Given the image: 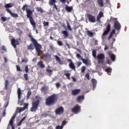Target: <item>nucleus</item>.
Returning a JSON list of instances; mask_svg holds the SVG:
<instances>
[{"mask_svg": "<svg viewBox=\"0 0 129 129\" xmlns=\"http://www.w3.org/2000/svg\"><path fill=\"white\" fill-rule=\"evenodd\" d=\"M28 37L31 39L33 44L31 43L29 45L27 46L28 50H34V49L35 48L37 56L38 57H39V56H42V53L41 52L42 45L39 44L37 40L35 39L31 34H28Z\"/></svg>", "mask_w": 129, "mask_h": 129, "instance_id": "obj_1", "label": "nucleus"}, {"mask_svg": "<svg viewBox=\"0 0 129 129\" xmlns=\"http://www.w3.org/2000/svg\"><path fill=\"white\" fill-rule=\"evenodd\" d=\"M28 5H25L23 6L22 10H23V12L26 11V16L28 19H29V22L31 25L33 27V30H36V22H35V20L33 17H32V15H33V12L31 11L29 9H28Z\"/></svg>", "mask_w": 129, "mask_h": 129, "instance_id": "obj_2", "label": "nucleus"}, {"mask_svg": "<svg viewBox=\"0 0 129 129\" xmlns=\"http://www.w3.org/2000/svg\"><path fill=\"white\" fill-rule=\"evenodd\" d=\"M58 101V96L56 94H53L45 99V105L47 106H52L56 104Z\"/></svg>", "mask_w": 129, "mask_h": 129, "instance_id": "obj_3", "label": "nucleus"}, {"mask_svg": "<svg viewBox=\"0 0 129 129\" xmlns=\"http://www.w3.org/2000/svg\"><path fill=\"white\" fill-rule=\"evenodd\" d=\"M35 98L37 100L33 102L32 106L30 109V111L32 112H36L37 111L39 107V103H40V100H42V98L39 96H36Z\"/></svg>", "mask_w": 129, "mask_h": 129, "instance_id": "obj_4", "label": "nucleus"}, {"mask_svg": "<svg viewBox=\"0 0 129 129\" xmlns=\"http://www.w3.org/2000/svg\"><path fill=\"white\" fill-rule=\"evenodd\" d=\"M97 59L98 60V63L99 64H103L105 59V55L103 53H99L97 55Z\"/></svg>", "mask_w": 129, "mask_h": 129, "instance_id": "obj_5", "label": "nucleus"}, {"mask_svg": "<svg viewBox=\"0 0 129 129\" xmlns=\"http://www.w3.org/2000/svg\"><path fill=\"white\" fill-rule=\"evenodd\" d=\"M114 21L115 22L114 24V27L116 30L119 31L120 29H121V26L120 25V23L117 21V18H111V20Z\"/></svg>", "mask_w": 129, "mask_h": 129, "instance_id": "obj_6", "label": "nucleus"}, {"mask_svg": "<svg viewBox=\"0 0 129 129\" xmlns=\"http://www.w3.org/2000/svg\"><path fill=\"white\" fill-rule=\"evenodd\" d=\"M16 116H17V114H15L13 116L11 117V119L9 121V123L8 124L10 125L11 127V129H15V125H14V123L15 122V119L16 118Z\"/></svg>", "mask_w": 129, "mask_h": 129, "instance_id": "obj_7", "label": "nucleus"}, {"mask_svg": "<svg viewBox=\"0 0 129 129\" xmlns=\"http://www.w3.org/2000/svg\"><path fill=\"white\" fill-rule=\"evenodd\" d=\"M72 111L76 114H77V113L81 111V107L79 106V105L77 104L73 108H72Z\"/></svg>", "mask_w": 129, "mask_h": 129, "instance_id": "obj_8", "label": "nucleus"}, {"mask_svg": "<svg viewBox=\"0 0 129 129\" xmlns=\"http://www.w3.org/2000/svg\"><path fill=\"white\" fill-rule=\"evenodd\" d=\"M87 18H88V21L90 22V23H96V19L95 18V16L91 14H88L87 15Z\"/></svg>", "mask_w": 129, "mask_h": 129, "instance_id": "obj_9", "label": "nucleus"}, {"mask_svg": "<svg viewBox=\"0 0 129 129\" xmlns=\"http://www.w3.org/2000/svg\"><path fill=\"white\" fill-rule=\"evenodd\" d=\"M111 28V25L110 23H108L106 27V30L104 31V32L102 34V37L104 36H106V35H108V33L110 32V28Z\"/></svg>", "mask_w": 129, "mask_h": 129, "instance_id": "obj_10", "label": "nucleus"}, {"mask_svg": "<svg viewBox=\"0 0 129 129\" xmlns=\"http://www.w3.org/2000/svg\"><path fill=\"white\" fill-rule=\"evenodd\" d=\"M55 114H58V115L63 114L64 113V108L62 106L59 107L55 109Z\"/></svg>", "mask_w": 129, "mask_h": 129, "instance_id": "obj_11", "label": "nucleus"}, {"mask_svg": "<svg viewBox=\"0 0 129 129\" xmlns=\"http://www.w3.org/2000/svg\"><path fill=\"white\" fill-rule=\"evenodd\" d=\"M11 45L15 48H17V45H20V41L18 39H15V38H12L11 40Z\"/></svg>", "mask_w": 129, "mask_h": 129, "instance_id": "obj_12", "label": "nucleus"}, {"mask_svg": "<svg viewBox=\"0 0 129 129\" xmlns=\"http://www.w3.org/2000/svg\"><path fill=\"white\" fill-rule=\"evenodd\" d=\"M67 60L68 61V62H70V63H69L70 68L71 69H73V70H74V71H76V69L75 68V64L72 61V59H67Z\"/></svg>", "mask_w": 129, "mask_h": 129, "instance_id": "obj_13", "label": "nucleus"}, {"mask_svg": "<svg viewBox=\"0 0 129 129\" xmlns=\"http://www.w3.org/2000/svg\"><path fill=\"white\" fill-rule=\"evenodd\" d=\"M6 11L7 12L10 14V15L11 16V17H12V18H19V15H18V14L12 12L10 9H6Z\"/></svg>", "mask_w": 129, "mask_h": 129, "instance_id": "obj_14", "label": "nucleus"}, {"mask_svg": "<svg viewBox=\"0 0 129 129\" xmlns=\"http://www.w3.org/2000/svg\"><path fill=\"white\" fill-rule=\"evenodd\" d=\"M80 91H81V90L80 89H74L72 91V95H73V96L78 95V94L80 93Z\"/></svg>", "mask_w": 129, "mask_h": 129, "instance_id": "obj_15", "label": "nucleus"}, {"mask_svg": "<svg viewBox=\"0 0 129 129\" xmlns=\"http://www.w3.org/2000/svg\"><path fill=\"white\" fill-rule=\"evenodd\" d=\"M82 61L85 65H86L87 66H89L90 65H91V61L89 59H85V58H82Z\"/></svg>", "mask_w": 129, "mask_h": 129, "instance_id": "obj_16", "label": "nucleus"}, {"mask_svg": "<svg viewBox=\"0 0 129 129\" xmlns=\"http://www.w3.org/2000/svg\"><path fill=\"white\" fill-rule=\"evenodd\" d=\"M54 57L55 58L56 61L59 63V65H63V64H64L63 60H61V58L58 56V55H54Z\"/></svg>", "mask_w": 129, "mask_h": 129, "instance_id": "obj_17", "label": "nucleus"}, {"mask_svg": "<svg viewBox=\"0 0 129 129\" xmlns=\"http://www.w3.org/2000/svg\"><path fill=\"white\" fill-rule=\"evenodd\" d=\"M103 12H102V11H100L97 17V22H100V19H101V18H103Z\"/></svg>", "mask_w": 129, "mask_h": 129, "instance_id": "obj_18", "label": "nucleus"}, {"mask_svg": "<svg viewBox=\"0 0 129 129\" xmlns=\"http://www.w3.org/2000/svg\"><path fill=\"white\" fill-rule=\"evenodd\" d=\"M62 34H63L64 39H67V38H68V37H69V33L68 31H67L66 30L62 31Z\"/></svg>", "mask_w": 129, "mask_h": 129, "instance_id": "obj_19", "label": "nucleus"}, {"mask_svg": "<svg viewBox=\"0 0 129 129\" xmlns=\"http://www.w3.org/2000/svg\"><path fill=\"white\" fill-rule=\"evenodd\" d=\"M43 63H44V62L42 60L39 61L37 63L38 66H39V67L42 69H44V68H45V64H44Z\"/></svg>", "mask_w": 129, "mask_h": 129, "instance_id": "obj_20", "label": "nucleus"}, {"mask_svg": "<svg viewBox=\"0 0 129 129\" xmlns=\"http://www.w3.org/2000/svg\"><path fill=\"white\" fill-rule=\"evenodd\" d=\"M73 10V7L71 6V7H69L68 6H67L65 7V10L67 12H68V13H71L72 12V10Z\"/></svg>", "mask_w": 129, "mask_h": 129, "instance_id": "obj_21", "label": "nucleus"}, {"mask_svg": "<svg viewBox=\"0 0 129 129\" xmlns=\"http://www.w3.org/2000/svg\"><path fill=\"white\" fill-rule=\"evenodd\" d=\"M5 89L6 90H8V89H9V87H11V86H12V85H11L10 82L9 81H6L5 83Z\"/></svg>", "mask_w": 129, "mask_h": 129, "instance_id": "obj_22", "label": "nucleus"}, {"mask_svg": "<svg viewBox=\"0 0 129 129\" xmlns=\"http://www.w3.org/2000/svg\"><path fill=\"white\" fill-rule=\"evenodd\" d=\"M15 6V4L14 3H9L5 5V9H10V8H13Z\"/></svg>", "mask_w": 129, "mask_h": 129, "instance_id": "obj_23", "label": "nucleus"}, {"mask_svg": "<svg viewBox=\"0 0 129 129\" xmlns=\"http://www.w3.org/2000/svg\"><path fill=\"white\" fill-rule=\"evenodd\" d=\"M18 96V101L20 102V99H21V96H22V92L21 91V88H19L17 91Z\"/></svg>", "mask_w": 129, "mask_h": 129, "instance_id": "obj_24", "label": "nucleus"}, {"mask_svg": "<svg viewBox=\"0 0 129 129\" xmlns=\"http://www.w3.org/2000/svg\"><path fill=\"white\" fill-rule=\"evenodd\" d=\"M56 3H57V1L56 0H49L48 4L49 6H54V5H56Z\"/></svg>", "mask_w": 129, "mask_h": 129, "instance_id": "obj_25", "label": "nucleus"}, {"mask_svg": "<svg viewBox=\"0 0 129 129\" xmlns=\"http://www.w3.org/2000/svg\"><path fill=\"white\" fill-rule=\"evenodd\" d=\"M82 100H84V95H80L78 96L77 97V101L79 102H81Z\"/></svg>", "mask_w": 129, "mask_h": 129, "instance_id": "obj_26", "label": "nucleus"}, {"mask_svg": "<svg viewBox=\"0 0 129 129\" xmlns=\"http://www.w3.org/2000/svg\"><path fill=\"white\" fill-rule=\"evenodd\" d=\"M86 34H87V36H88V37H93V32L89 30L86 31Z\"/></svg>", "mask_w": 129, "mask_h": 129, "instance_id": "obj_27", "label": "nucleus"}, {"mask_svg": "<svg viewBox=\"0 0 129 129\" xmlns=\"http://www.w3.org/2000/svg\"><path fill=\"white\" fill-rule=\"evenodd\" d=\"M105 71H106V72H107L108 75H111V71H112V70L111 68H108L105 69Z\"/></svg>", "mask_w": 129, "mask_h": 129, "instance_id": "obj_28", "label": "nucleus"}, {"mask_svg": "<svg viewBox=\"0 0 129 129\" xmlns=\"http://www.w3.org/2000/svg\"><path fill=\"white\" fill-rule=\"evenodd\" d=\"M26 117H27V116H25L24 117H23L22 118V119L20 121V122L17 123V125L18 126H20V125H21V124H22V123H23V121H24V120H25V119H26Z\"/></svg>", "mask_w": 129, "mask_h": 129, "instance_id": "obj_29", "label": "nucleus"}, {"mask_svg": "<svg viewBox=\"0 0 129 129\" xmlns=\"http://www.w3.org/2000/svg\"><path fill=\"white\" fill-rule=\"evenodd\" d=\"M97 2H98V5L101 8L104 7V5H103V0H97Z\"/></svg>", "mask_w": 129, "mask_h": 129, "instance_id": "obj_30", "label": "nucleus"}, {"mask_svg": "<svg viewBox=\"0 0 129 129\" xmlns=\"http://www.w3.org/2000/svg\"><path fill=\"white\" fill-rule=\"evenodd\" d=\"M64 75L69 79V80H71L70 76H71V73H64Z\"/></svg>", "mask_w": 129, "mask_h": 129, "instance_id": "obj_31", "label": "nucleus"}, {"mask_svg": "<svg viewBox=\"0 0 129 129\" xmlns=\"http://www.w3.org/2000/svg\"><path fill=\"white\" fill-rule=\"evenodd\" d=\"M110 58L113 62L115 61V55H114V54H110Z\"/></svg>", "mask_w": 129, "mask_h": 129, "instance_id": "obj_32", "label": "nucleus"}, {"mask_svg": "<svg viewBox=\"0 0 129 129\" xmlns=\"http://www.w3.org/2000/svg\"><path fill=\"white\" fill-rule=\"evenodd\" d=\"M36 10H37V12H40V13H41V14H43V13L44 12V10L41 7L36 8Z\"/></svg>", "mask_w": 129, "mask_h": 129, "instance_id": "obj_33", "label": "nucleus"}, {"mask_svg": "<svg viewBox=\"0 0 129 129\" xmlns=\"http://www.w3.org/2000/svg\"><path fill=\"white\" fill-rule=\"evenodd\" d=\"M93 90H95V88H96V84H97V82L96 81H93Z\"/></svg>", "mask_w": 129, "mask_h": 129, "instance_id": "obj_34", "label": "nucleus"}, {"mask_svg": "<svg viewBox=\"0 0 129 129\" xmlns=\"http://www.w3.org/2000/svg\"><path fill=\"white\" fill-rule=\"evenodd\" d=\"M47 90H48V88L46 86H44L41 89L42 92H44V91H47Z\"/></svg>", "mask_w": 129, "mask_h": 129, "instance_id": "obj_35", "label": "nucleus"}, {"mask_svg": "<svg viewBox=\"0 0 129 129\" xmlns=\"http://www.w3.org/2000/svg\"><path fill=\"white\" fill-rule=\"evenodd\" d=\"M67 28L69 31H72V28H71V26H70V24H69V22L68 21H67Z\"/></svg>", "mask_w": 129, "mask_h": 129, "instance_id": "obj_36", "label": "nucleus"}, {"mask_svg": "<svg viewBox=\"0 0 129 129\" xmlns=\"http://www.w3.org/2000/svg\"><path fill=\"white\" fill-rule=\"evenodd\" d=\"M32 94V92H31L30 90L28 91L27 92V99H29V97H30V96H31V95Z\"/></svg>", "mask_w": 129, "mask_h": 129, "instance_id": "obj_37", "label": "nucleus"}, {"mask_svg": "<svg viewBox=\"0 0 129 129\" xmlns=\"http://www.w3.org/2000/svg\"><path fill=\"white\" fill-rule=\"evenodd\" d=\"M92 53V56H94V58H96V50L95 49L93 50Z\"/></svg>", "mask_w": 129, "mask_h": 129, "instance_id": "obj_38", "label": "nucleus"}, {"mask_svg": "<svg viewBox=\"0 0 129 129\" xmlns=\"http://www.w3.org/2000/svg\"><path fill=\"white\" fill-rule=\"evenodd\" d=\"M57 45H58V46H63V42L60 41V40H57Z\"/></svg>", "mask_w": 129, "mask_h": 129, "instance_id": "obj_39", "label": "nucleus"}, {"mask_svg": "<svg viewBox=\"0 0 129 129\" xmlns=\"http://www.w3.org/2000/svg\"><path fill=\"white\" fill-rule=\"evenodd\" d=\"M46 71H47V72H48V73H49L50 74V75H52V74H53V70H52L47 69Z\"/></svg>", "mask_w": 129, "mask_h": 129, "instance_id": "obj_40", "label": "nucleus"}, {"mask_svg": "<svg viewBox=\"0 0 129 129\" xmlns=\"http://www.w3.org/2000/svg\"><path fill=\"white\" fill-rule=\"evenodd\" d=\"M86 69V68L85 67V66H83L81 69L82 73H84V72H85Z\"/></svg>", "mask_w": 129, "mask_h": 129, "instance_id": "obj_41", "label": "nucleus"}, {"mask_svg": "<svg viewBox=\"0 0 129 129\" xmlns=\"http://www.w3.org/2000/svg\"><path fill=\"white\" fill-rule=\"evenodd\" d=\"M49 48L52 51H55V46L53 44L50 45Z\"/></svg>", "mask_w": 129, "mask_h": 129, "instance_id": "obj_42", "label": "nucleus"}, {"mask_svg": "<svg viewBox=\"0 0 129 129\" xmlns=\"http://www.w3.org/2000/svg\"><path fill=\"white\" fill-rule=\"evenodd\" d=\"M76 57H77V58H80V59H81V60H82V59H83V57H82V56H81V55H80V54H79V53L76 54Z\"/></svg>", "mask_w": 129, "mask_h": 129, "instance_id": "obj_43", "label": "nucleus"}, {"mask_svg": "<svg viewBox=\"0 0 129 129\" xmlns=\"http://www.w3.org/2000/svg\"><path fill=\"white\" fill-rule=\"evenodd\" d=\"M43 26H44V27H47V26H49V22H48L44 21L43 22Z\"/></svg>", "mask_w": 129, "mask_h": 129, "instance_id": "obj_44", "label": "nucleus"}, {"mask_svg": "<svg viewBox=\"0 0 129 129\" xmlns=\"http://www.w3.org/2000/svg\"><path fill=\"white\" fill-rule=\"evenodd\" d=\"M29 61V60L27 58H24L22 60V63H27Z\"/></svg>", "mask_w": 129, "mask_h": 129, "instance_id": "obj_45", "label": "nucleus"}, {"mask_svg": "<svg viewBox=\"0 0 129 129\" xmlns=\"http://www.w3.org/2000/svg\"><path fill=\"white\" fill-rule=\"evenodd\" d=\"M25 71L26 73H28V72H29V67L27 65L25 67Z\"/></svg>", "mask_w": 129, "mask_h": 129, "instance_id": "obj_46", "label": "nucleus"}, {"mask_svg": "<svg viewBox=\"0 0 129 129\" xmlns=\"http://www.w3.org/2000/svg\"><path fill=\"white\" fill-rule=\"evenodd\" d=\"M50 56H51V55H50L49 53H46L44 54V57H45V58H48V57H50Z\"/></svg>", "mask_w": 129, "mask_h": 129, "instance_id": "obj_47", "label": "nucleus"}, {"mask_svg": "<svg viewBox=\"0 0 129 129\" xmlns=\"http://www.w3.org/2000/svg\"><path fill=\"white\" fill-rule=\"evenodd\" d=\"M24 110H25V108L23 107H20L19 108V112H22V111H24Z\"/></svg>", "mask_w": 129, "mask_h": 129, "instance_id": "obj_48", "label": "nucleus"}, {"mask_svg": "<svg viewBox=\"0 0 129 129\" xmlns=\"http://www.w3.org/2000/svg\"><path fill=\"white\" fill-rule=\"evenodd\" d=\"M16 68H17V71H18V72L22 71V70H21V68L20 67V66L17 65Z\"/></svg>", "mask_w": 129, "mask_h": 129, "instance_id": "obj_49", "label": "nucleus"}, {"mask_svg": "<svg viewBox=\"0 0 129 129\" xmlns=\"http://www.w3.org/2000/svg\"><path fill=\"white\" fill-rule=\"evenodd\" d=\"M56 129H62L63 128V126L56 125L55 127Z\"/></svg>", "mask_w": 129, "mask_h": 129, "instance_id": "obj_50", "label": "nucleus"}, {"mask_svg": "<svg viewBox=\"0 0 129 129\" xmlns=\"http://www.w3.org/2000/svg\"><path fill=\"white\" fill-rule=\"evenodd\" d=\"M1 20L3 22H6V21H7V18L6 17H1Z\"/></svg>", "mask_w": 129, "mask_h": 129, "instance_id": "obj_51", "label": "nucleus"}, {"mask_svg": "<svg viewBox=\"0 0 129 129\" xmlns=\"http://www.w3.org/2000/svg\"><path fill=\"white\" fill-rule=\"evenodd\" d=\"M24 77L25 80H28V74H24Z\"/></svg>", "mask_w": 129, "mask_h": 129, "instance_id": "obj_52", "label": "nucleus"}, {"mask_svg": "<svg viewBox=\"0 0 129 129\" xmlns=\"http://www.w3.org/2000/svg\"><path fill=\"white\" fill-rule=\"evenodd\" d=\"M2 50H3L5 52H7V48L5 45L2 46Z\"/></svg>", "mask_w": 129, "mask_h": 129, "instance_id": "obj_53", "label": "nucleus"}, {"mask_svg": "<svg viewBox=\"0 0 129 129\" xmlns=\"http://www.w3.org/2000/svg\"><path fill=\"white\" fill-rule=\"evenodd\" d=\"M59 2H60L61 3H62V4H66V3H67V0H59Z\"/></svg>", "mask_w": 129, "mask_h": 129, "instance_id": "obj_54", "label": "nucleus"}, {"mask_svg": "<svg viewBox=\"0 0 129 129\" xmlns=\"http://www.w3.org/2000/svg\"><path fill=\"white\" fill-rule=\"evenodd\" d=\"M113 35V34L110 33L109 36L108 37V40H110V39H111V38L112 37Z\"/></svg>", "mask_w": 129, "mask_h": 129, "instance_id": "obj_55", "label": "nucleus"}, {"mask_svg": "<svg viewBox=\"0 0 129 129\" xmlns=\"http://www.w3.org/2000/svg\"><path fill=\"white\" fill-rule=\"evenodd\" d=\"M82 64L81 61H79L77 63V67H80V66Z\"/></svg>", "mask_w": 129, "mask_h": 129, "instance_id": "obj_56", "label": "nucleus"}, {"mask_svg": "<svg viewBox=\"0 0 129 129\" xmlns=\"http://www.w3.org/2000/svg\"><path fill=\"white\" fill-rule=\"evenodd\" d=\"M55 85L56 87H60V86H61V85L59 82H57L56 83H55Z\"/></svg>", "mask_w": 129, "mask_h": 129, "instance_id": "obj_57", "label": "nucleus"}, {"mask_svg": "<svg viewBox=\"0 0 129 129\" xmlns=\"http://www.w3.org/2000/svg\"><path fill=\"white\" fill-rule=\"evenodd\" d=\"M41 116H42V117H46L48 116V114H47V113L42 114L41 115Z\"/></svg>", "mask_w": 129, "mask_h": 129, "instance_id": "obj_58", "label": "nucleus"}, {"mask_svg": "<svg viewBox=\"0 0 129 129\" xmlns=\"http://www.w3.org/2000/svg\"><path fill=\"white\" fill-rule=\"evenodd\" d=\"M28 105H29V104L25 103L23 108H25V110H26V108H28Z\"/></svg>", "mask_w": 129, "mask_h": 129, "instance_id": "obj_59", "label": "nucleus"}, {"mask_svg": "<svg viewBox=\"0 0 129 129\" xmlns=\"http://www.w3.org/2000/svg\"><path fill=\"white\" fill-rule=\"evenodd\" d=\"M66 124H67V122H66V120H63L62 122V125L64 126L66 125Z\"/></svg>", "mask_w": 129, "mask_h": 129, "instance_id": "obj_60", "label": "nucleus"}, {"mask_svg": "<svg viewBox=\"0 0 129 129\" xmlns=\"http://www.w3.org/2000/svg\"><path fill=\"white\" fill-rule=\"evenodd\" d=\"M85 77H86V78H87L88 79H89V73H87L85 75Z\"/></svg>", "mask_w": 129, "mask_h": 129, "instance_id": "obj_61", "label": "nucleus"}, {"mask_svg": "<svg viewBox=\"0 0 129 129\" xmlns=\"http://www.w3.org/2000/svg\"><path fill=\"white\" fill-rule=\"evenodd\" d=\"M110 33H112L113 35H114L115 34V30L113 29Z\"/></svg>", "mask_w": 129, "mask_h": 129, "instance_id": "obj_62", "label": "nucleus"}, {"mask_svg": "<svg viewBox=\"0 0 129 129\" xmlns=\"http://www.w3.org/2000/svg\"><path fill=\"white\" fill-rule=\"evenodd\" d=\"M4 61L6 63H7V62H8V58H7L6 57H4Z\"/></svg>", "mask_w": 129, "mask_h": 129, "instance_id": "obj_63", "label": "nucleus"}, {"mask_svg": "<svg viewBox=\"0 0 129 129\" xmlns=\"http://www.w3.org/2000/svg\"><path fill=\"white\" fill-rule=\"evenodd\" d=\"M72 80H73V81H76V78L72 76Z\"/></svg>", "mask_w": 129, "mask_h": 129, "instance_id": "obj_64", "label": "nucleus"}]
</instances>
